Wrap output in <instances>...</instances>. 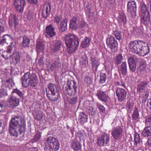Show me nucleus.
I'll list each match as a JSON object with an SVG mask.
<instances>
[{
	"label": "nucleus",
	"instance_id": "f257e3e1",
	"mask_svg": "<svg viewBox=\"0 0 151 151\" xmlns=\"http://www.w3.org/2000/svg\"><path fill=\"white\" fill-rule=\"evenodd\" d=\"M26 127L25 121L21 116H14L9 122V132L12 137H17L19 132L21 134L25 131Z\"/></svg>",
	"mask_w": 151,
	"mask_h": 151
},
{
	"label": "nucleus",
	"instance_id": "f03ea898",
	"mask_svg": "<svg viewBox=\"0 0 151 151\" xmlns=\"http://www.w3.org/2000/svg\"><path fill=\"white\" fill-rule=\"evenodd\" d=\"M64 40L69 53L71 54L74 52L79 45L78 37L73 34L69 33L65 35Z\"/></svg>",
	"mask_w": 151,
	"mask_h": 151
},
{
	"label": "nucleus",
	"instance_id": "7ed1b4c3",
	"mask_svg": "<svg viewBox=\"0 0 151 151\" xmlns=\"http://www.w3.org/2000/svg\"><path fill=\"white\" fill-rule=\"evenodd\" d=\"M23 87H27L29 85L32 87L36 86L38 83V79L35 73L30 74L29 72L25 73L21 78Z\"/></svg>",
	"mask_w": 151,
	"mask_h": 151
},
{
	"label": "nucleus",
	"instance_id": "20e7f679",
	"mask_svg": "<svg viewBox=\"0 0 151 151\" xmlns=\"http://www.w3.org/2000/svg\"><path fill=\"white\" fill-rule=\"evenodd\" d=\"M46 94L48 98L52 101H56L60 97V93L57 86L55 84L50 83L47 86Z\"/></svg>",
	"mask_w": 151,
	"mask_h": 151
},
{
	"label": "nucleus",
	"instance_id": "39448f33",
	"mask_svg": "<svg viewBox=\"0 0 151 151\" xmlns=\"http://www.w3.org/2000/svg\"><path fill=\"white\" fill-rule=\"evenodd\" d=\"M78 89V84L74 81H68L67 83L64 85L63 87L64 93L69 96L76 95Z\"/></svg>",
	"mask_w": 151,
	"mask_h": 151
},
{
	"label": "nucleus",
	"instance_id": "423d86ee",
	"mask_svg": "<svg viewBox=\"0 0 151 151\" xmlns=\"http://www.w3.org/2000/svg\"><path fill=\"white\" fill-rule=\"evenodd\" d=\"M45 144L48 146L50 151H57L59 148L60 143L55 138L53 137H50L45 139Z\"/></svg>",
	"mask_w": 151,
	"mask_h": 151
},
{
	"label": "nucleus",
	"instance_id": "0eeeda50",
	"mask_svg": "<svg viewBox=\"0 0 151 151\" xmlns=\"http://www.w3.org/2000/svg\"><path fill=\"white\" fill-rule=\"evenodd\" d=\"M151 81V78L149 76L146 75L142 77L137 82V92L140 94L145 90V87L147 86Z\"/></svg>",
	"mask_w": 151,
	"mask_h": 151
},
{
	"label": "nucleus",
	"instance_id": "6e6552de",
	"mask_svg": "<svg viewBox=\"0 0 151 151\" xmlns=\"http://www.w3.org/2000/svg\"><path fill=\"white\" fill-rule=\"evenodd\" d=\"M123 129L120 126L114 127L111 131V134L114 139L120 140L123 135Z\"/></svg>",
	"mask_w": 151,
	"mask_h": 151
},
{
	"label": "nucleus",
	"instance_id": "1a4fd4ad",
	"mask_svg": "<svg viewBox=\"0 0 151 151\" xmlns=\"http://www.w3.org/2000/svg\"><path fill=\"white\" fill-rule=\"evenodd\" d=\"M127 11L131 13L132 17L133 18L136 16L137 5L134 0H130L127 4Z\"/></svg>",
	"mask_w": 151,
	"mask_h": 151
},
{
	"label": "nucleus",
	"instance_id": "9d476101",
	"mask_svg": "<svg viewBox=\"0 0 151 151\" xmlns=\"http://www.w3.org/2000/svg\"><path fill=\"white\" fill-rule=\"evenodd\" d=\"M106 44L110 48L112 52H116L118 50V43L114 38L111 36L107 39Z\"/></svg>",
	"mask_w": 151,
	"mask_h": 151
},
{
	"label": "nucleus",
	"instance_id": "9b49d317",
	"mask_svg": "<svg viewBox=\"0 0 151 151\" xmlns=\"http://www.w3.org/2000/svg\"><path fill=\"white\" fill-rule=\"evenodd\" d=\"M115 92L119 101L122 102L126 99L127 93L124 89L117 87L116 88Z\"/></svg>",
	"mask_w": 151,
	"mask_h": 151
},
{
	"label": "nucleus",
	"instance_id": "f8f14e48",
	"mask_svg": "<svg viewBox=\"0 0 151 151\" xmlns=\"http://www.w3.org/2000/svg\"><path fill=\"white\" fill-rule=\"evenodd\" d=\"M13 56V59L15 60V64H16L20 60V56L19 52H17L15 54H12L10 52H8L6 51L1 55V56L5 59H8Z\"/></svg>",
	"mask_w": 151,
	"mask_h": 151
},
{
	"label": "nucleus",
	"instance_id": "ddd939ff",
	"mask_svg": "<svg viewBox=\"0 0 151 151\" xmlns=\"http://www.w3.org/2000/svg\"><path fill=\"white\" fill-rule=\"evenodd\" d=\"M8 23L9 27L11 28H12L14 25V28L15 29H18V17L15 14H11L10 15L9 17Z\"/></svg>",
	"mask_w": 151,
	"mask_h": 151
},
{
	"label": "nucleus",
	"instance_id": "4468645a",
	"mask_svg": "<svg viewBox=\"0 0 151 151\" xmlns=\"http://www.w3.org/2000/svg\"><path fill=\"white\" fill-rule=\"evenodd\" d=\"M104 86H103L100 89L97 91L96 95L99 100L106 102L108 100L109 97L106 94V91L103 90Z\"/></svg>",
	"mask_w": 151,
	"mask_h": 151
},
{
	"label": "nucleus",
	"instance_id": "2eb2a0df",
	"mask_svg": "<svg viewBox=\"0 0 151 151\" xmlns=\"http://www.w3.org/2000/svg\"><path fill=\"white\" fill-rule=\"evenodd\" d=\"M14 4L18 12H22L26 4V1L25 0H15Z\"/></svg>",
	"mask_w": 151,
	"mask_h": 151
},
{
	"label": "nucleus",
	"instance_id": "dca6fc26",
	"mask_svg": "<svg viewBox=\"0 0 151 151\" xmlns=\"http://www.w3.org/2000/svg\"><path fill=\"white\" fill-rule=\"evenodd\" d=\"M45 33L46 37L48 38L52 37L56 34L55 28L51 24L46 27Z\"/></svg>",
	"mask_w": 151,
	"mask_h": 151
},
{
	"label": "nucleus",
	"instance_id": "f3484780",
	"mask_svg": "<svg viewBox=\"0 0 151 151\" xmlns=\"http://www.w3.org/2000/svg\"><path fill=\"white\" fill-rule=\"evenodd\" d=\"M61 66V63L58 57L55 58L52 60L51 65L50 68L52 70H58Z\"/></svg>",
	"mask_w": 151,
	"mask_h": 151
},
{
	"label": "nucleus",
	"instance_id": "a211bd4d",
	"mask_svg": "<svg viewBox=\"0 0 151 151\" xmlns=\"http://www.w3.org/2000/svg\"><path fill=\"white\" fill-rule=\"evenodd\" d=\"M143 44L138 54L139 55L143 56L147 55L150 52V48L147 43L143 42Z\"/></svg>",
	"mask_w": 151,
	"mask_h": 151
},
{
	"label": "nucleus",
	"instance_id": "6ab92c4d",
	"mask_svg": "<svg viewBox=\"0 0 151 151\" xmlns=\"http://www.w3.org/2000/svg\"><path fill=\"white\" fill-rule=\"evenodd\" d=\"M91 58L93 71L94 73H95L97 71V68L100 65L99 60L93 55H91Z\"/></svg>",
	"mask_w": 151,
	"mask_h": 151
},
{
	"label": "nucleus",
	"instance_id": "aec40b11",
	"mask_svg": "<svg viewBox=\"0 0 151 151\" xmlns=\"http://www.w3.org/2000/svg\"><path fill=\"white\" fill-rule=\"evenodd\" d=\"M50 5L49 3L44 4L42 13L44 18H45L50 15Z\"/></svg>",
	"mask_w": 151,
	"mask_h": 151
},
{
	"label": "nucleus",
	"instance_id": "412c9836",
	"mask_svg": "<svg viewBox=\"0 0 151 151\" xmlns=\"http://www.w3.org/2000/svg\"><path fill=\"white\" fill-rule=\"evenodd\" d=\"M139 110L136 107H135L132 114V119L134 124L139 122L140 117Z\"/></svg>",
	"mask_w": 151,
	"mask_h": 151
},
{
	"label": "nucleus",
	"instance_id": "4be33fe9",
	"mask_svg": "<svg viewBox=\"0 0 151 151\" xmlns=\"http://www.w3.org/2000/svg\"><path fill=\"white\" fill-rule=\"evenodd\" d=\"M84 6L86 14L88 16L89 18H91V19L93 18V14L91 12V5L88 3H85Z\"/></svg>",
	"mask_w": 151,
	"mask_h": 151
},
{
	"label": "nucleus",
	"instance_id": "5701e85b",
	"mask_svg": "<svg viewBox=\"0 0 151 151\" xmlns=\"http://www.w3.org/2000/svg\"><path fill=\"white\" fill-rule=\"evenodd\" d=\"M9 103L12 108L17 106L19 104V99L16 97L12 96L8 100Z\"/></svg>",
	"mask_w": 151,
	"mask_h": 151
},
{
	"label": "nucleus",
	"instance_id": "b1692460",
	"mask_svg": "<svg viewBox=\"0 0 151 151\" xmlns=\"http://www.w3.org/2000/svg\"><path fill=\"white\" fill-rule=\"evenodd\" d=\"M61 43L62 41L60 40H57L55 43H52L50 45L51 50L54 52L58 51L60 48Z\"/></svg>",
	"mask_w": 151,
	"mask_h": 151
},
{
	"label": "nucleus",
	"instance_id": "393cba45",
	"mask_svg": "<svg viewBox=\"0 0 151 151\" xmlns=\"http://www.w3.org/2000/svg\"><path fill=\"white\" fill-rule=\"evenodd\" d=\"M128 61L130 69L132 72H135L136 68V65L134 59L132 57H130L128 59Z\"/></svg>",
	"mask_w": 151,
	"mask_h": 151
},
{
	"label": "nucleus",
	"instance_id": "a878e982",
	"mask_svg": "<svg viewBox=\"0 0 151 151\" xmlns=\"http://www.w3.org/2000/svg\"><path fill=\"white\" fill-rule=\"evenodd\" d=\"M143 137L148 138L151 136V127L148 125L145 127L142 132Z\"/></svg>",
	"mask_w": 151,
	"mask_h": 151
},
{
	"label": "nucleus",
	"instance_id": "bb28decb",
	"mask_svg": "<svg viewBox=\"0 0 151 151\" xmlns=\"http://www.w3.org/2000/svg\"><path fill=\"white\" fill-rule=\"evenodd\" d=\"M141 22L145 25H148L150 22L149 14H141Z\"/></svg>",
	"mask_w": 151,
	"mask_h": 151
},
{
	"label": "nucleus",
	"instance_id": "cd10ccee",
	"mask_svg": "<svg viewBox=\"0 0 151 151\" xmlns=\"http://www.w3.org/2000/svg\"><path fill=\"white\" fill-rule=\"evenodd\" d=\"M67 19L65 18L63 19L61 22L59 29L61 32H64L67 29Z\"/></svg>",
	"mask_w": 151,
	"mask_h": 151
},
{
	"label": "nucleus",
	"instance_id": "c85d7f7f",
	"mask_svg": "<svg viewBox=\"0 0 151 151\" xmlns=\"http://www.w3.org/2000/svg\"><path fill=\"white\" fill-rule=\"evenodd\" d=\"M101 137L104 142L105 146H109L110 142V134H109L104 133L101 135Z\"/></svg>",
	"mask_w": 151,
	"mask_h": 151
},
{
	"label": "nucleus",
	"instance_id": "c756f323",
	"mask_svg": "<svg viewBox=\"0 0 151 151\" xmlns=\"http://www.w3.org/2000/svg\"><path fill=\"white\" fill-rule=\"evenodd\" d=\"M123 59V56L121 54H117L114 59V63L117 65L120 64Z\"/></svg>",
	"mask_w": 151,
	"mask_h": 151
},
{
	"label": "nucleus",
	"instance_id": "7c9ffc66",
	"mask_svg": "<svg viewBox=\"0 0 151 151\" xmlns=\"http://www.w3.org/2000/svg\"><path fill=\"white\" fill-rule=\"evenodd\" d=\"M70 27L72 29H76L78 27L77 23V18L75 17H73L70 21Z\"/></svg>",
	"mask_w": 151,
	"mask_h": 151
},
{
	"label": "nucleus",
	"instance_id": "2f4dec72",
	"mask_svg": "<svg viewBox=\"0 0 151 151\" xmlns=\"http://www.w3.org/2000/svg\"><path fill=\"white\" fill-rule=\"evenodd\" d=\"M119 70L122 75H125L127 73V67L126 62H123L122 63Z\"/></svg>",
	"mask_w": 151,
	"mask_h": 151
},
{
	"label": "nucleus",
	"instance_id": "473e14b6",
	"mask_svg": "<svg viewBox=\"0 0 151 151\" xmlns=\"http://www.w3.org/2000/svg\"><path fill=\"white\" fill-rule=\"evenodd\" d=\"M71 146L72 148L74 151H78L81 148V144L78 142H73Z\"/></svg>",
	"mask_w": 151,
	"mask_h": 151
},
{
	"label": "nucleus",
	"instance_id": "72a5a7b5",
	"mask_svg": "<svg viewBox=\"0 0 151 151\" xmlns=\"http://www.w3.org/2000/svg\"><path fill=\"white\" fill-rule=\"evenodd\" d=\"M119 22L121 24H124L127 22L126 16L123 12L119 14V16L118 19Z\"/></svg>",
	"mask_w": 151,
	"mask_h": 151
},
{
	"label": "nucleus",
	"instance_id": "f704fd0d",
	"mask_svg": "<svg viewBox=\"0 0 151 151\" xmlns=\"http://www.w3.org/2000/svg\"><path fill=\"white\" fill-rule=\"evenodd\" d=\"M79 118V120L81 123L86 122L88 121V116L83 112L80 113Z\"/></svg>",
	"mask_w": 151,
	"mask_h": 151
},
{
	"label": "nucleus",
	"instance_id": "c9c22d12",
	"mask_svg": "<svg viewBox=\"0 0 151 151\" xmlns=\"http://www.w3.org/2000/svg\"><path fill=\"white\" fill-rule=\"evenodd\" d=\"M146 69V63L145 60H142L140 61L139 65L138 67L139 70L141 72H143Z\"/></svg>",
	"mask_w": 151,
	"mask_h": 151
},
{
	"label": "nucleus",
	"instance_id": "e433bc0d",
	"mask_svg": "<svg viewBox=\"0 0 151 151\" xmlns=\"http://www.w3.org/2000/svg\"><path fill=\"white\" fill-rule=\"evenodd\" d=\"M136 41L134 40L129 42V44L128 47L130 51L135 53L136 45Z\"/></svg>",
	"mask_w": 151,
	"mask_h": 151
},
{
	"label": "nucleus",
	"instance_id": "4c0bfd02",
	"mask_svg": "<svg viewBox=\"0 0 151 151\" xmlns=\"http://www.w3.org/2000/svg\"><path fill=\"white\" fill-rule=\"evenodd\" d=\"M134 144L136 145H141L142 144V141L140 139V135L137 133H136L134 134Z\"/></svg>",
	"mask_w": 151,
	"mask_h": 151
},
{
	"label": "nucleus",
	"instance_id": "58836bf2",
	"mask_svg": "<svg viewBox=\"0 0 151 151\" xmlns=\"http://www.w3.org/2000/svg\"><path fill=\"white\" fill-rule=\"evenodd\" d=\"M87 111L90 116L93 117L96 113V110L92 106H89L87 108Z\"/></svg>",
	"mask_w": 151,
	"mask_h": 151
},
{
	"label": "nucleus",
	"instance_id": "ea45409f",
	"mask_svg": "<svg viewBox=\"0 0 151 151\" xmlns=\"http://www.w3.org/2000/svg\"><path fill=\"white\" fill-rule=\"evenodd\" d=\"M136 50L135 53L137 54H138L139 52L141 49L142 47V46L143 45V42L141 40H136Z\"/></svg>",
	"mask_w": 151,
	"mask_h": 151
},
{
	"label": "nucleus",
	"instance_id": "a19ab883",
	"mask_svg": "<svg viewBox=\"0 0 151 151\" xmlns=\"http://www.w3.org/2000/svg\"><path fill=\"white\" fill-rule=\"evenodd\" d=\"M32 114L35 119L37 121L41 120L42 118V116L41 112L38 111H34Z\"/></svg>",
	"mask_w": 151,
	"mask_h": 151
},
{
	"label": "nucleus",
	"instance_id": "79ce46f5",
	"mask_svg": "<svg viewBox=\"0 0 151 151\" xmlns=\"http://www.w3.org/2000/svg\"><path fill=\"white\" fill-rule=\"evenodd\" d=\"M133 106V104L132 102H131L130 100L127 101L126 105V108L128 113L129 114L131 113L132 110Z\"/></svg>",
	"mask_w": 151,
	"mask_h": 151
},
{
	"label": "nucleus",
	"instance_id": "37998d69",
	"mask_svg": "<svg viewBox=\"0 0 151 151\" xmlns=\"http://www.w3.org/2000/svg\"><path fill=\"white\" fill-rule=\"evenodd\" d=\"M5 85L9 89L12 88L14 86V83L12 78L7 79L6 80Z\"/></svg>",
	"mask_w": 151,
	"mask_h": 151
},
{
	"label": "nucleus",
	"instance_id": "c03bdc74",
	"mask_svg": "<svg viewBox=\"0 0 151 151\" xmlns=\"http://www.w3.org/2000/svg\"><path fill=\"white\" fill-rule=\"evenodd\" d=\"M106 74L104 73H101L99 75V83L101 84L104 83L106 82Z\"/></svg>",
	"mask_w": 151,
	"mask_h": 151
},
{
	"label": "nucleus",
	"instance_id": "a18cd8bd",
	"mask_svg": "<svg viewBox=\"0 0 151 151\" xmlns=\"http://www.w3.org/2000/svg\"><path fill=\"white\" fill-rule=\"evenodd\" d=\"M90 40L88 37H86L82 41L81 46L83 48H85L89 45Z\"/></svg>",
	"mask_w": 151,
	"mask_h": 151
},
{
	"label": "nucleus",
	"instance_id": "49530a36",
	"mask_svg": "<svg viewBox=\"0 0 151 151\" xmlns=\"http://www.w3.org/2000/svg\"><path fill=\"white\" fill-rule=\"evenodd\" d=\"M88 61L87 57L85 55H82L81 58V64L82 65L84 66H86V63L88 65Z\"/></svg>",
	"mask_w": 151,
	"mask_h": 151
},
{
	"label": "nucleus",
	"instance_id": "de8ad7c7",
	"mask_svg": "<svg viewBox=\"0 0 151 151\" xmlns=\"http://www.w3.org/2000/svg\"><path fill=\"white\" fill-rule=\"evenodd\" d=\"M141 14H149L148 9H147V6L144 3L141 4Z\"/></svg>",
	"mask_w": 151,
	"mask_h": 151
},
{
	"label": "nucleus",
	"instance_id": "09e8293b",
	"mask_svg": "<svg viewBox=\"0 0 151 151\" xmlns=\"http://www.w3.org/2000/svg\"><path fill=\"white\" fill-rule=\"evenodd\" d=\"M30 41V40L28 38L25 36L23 37L22 43V46L24 47H28L29 46Z\"/></svg>",
	"mask_w": 151,
	"mask_h": 151
},
{
	"label": "nucleus",
	"instance_id": "8fccbe9b",
	"mask_svg": "<svg viewBox=\"0 0 151 151\" xmlns=\"http://www.w3.org/2000/svg\"><path fill=\"white\" fill-rule=\"evenodd\" d=\"M78 99V97L76 96L70 98L68 99V100L69 103L71 105H74L76 104Z\"/></svg>",
	"mask_w": 151,
	"mask_h": 151
},
{
	"label": "nucleus",
	"instance_id": "3c124183",
	"mask_svg": "<svg viewBox=\"0 0 151 151\" xmlns=\"http://www.w3.org/2000/svg\"><path fill=\"white\" fill-rule=\"evenodd\" d=\"M8 35H5L3 36L2 39H0V45H3L6 43H7V40H8Z\"/></svg>",
	"mask_w": 151,
	"mask_h": 151
},
{
	"label": "nucleus",
	"instance_id": "603ef678",
	"mask_svg": "<svg viewBox=\"0 0 151 151\" xmlns=\"http://www.w3.org/2000/svg\"><path fill=\"white\" fill-rule=\"evenodd\" d=\"M45 46L43 43L41 42H38L36 44V48L40 51H42L45 48Z\"/></svg>",
	"mask_w": 151,
	"mask_h": 151
},
{
	"label": "nucleus",
	"instance_id": "864d4df0",
	"mask_svg": "<svg viewBox=\"0 0 151 151\" xmlns=\"http://www.w3.org/2000/svg\"><path fill=\"white\" fill-rule=\"evenodd\" d=\"M9 37L8 40L7 41V43H9L10 44L9 46H11L14 47L15 45V42L14 38H13L10 35H8Z\"/></svg>",
	"mask_w": 151,
	"mask_h": 151
},
{
	"label": "nucleus",
	"instance_id": "5fc2aeb1",
	"mask_svg": "<svg viewBox=\"0 0 151 151\" xmlns=\"http://www.w3.org/2000/svg\"><path fill=\"white\" fill-rule=\"evenodd\" d=\"M113 35L115 36L116 38L118 40L121 39L122 35L121 32L119 31H115L113 32Z\"/></svg>",
	"mask_w": 151,
	"mask_h": 151
},
{
	"label": "nucleus",
	"instance_id": "6e6d98bb",
	"mask_svg": "<svg viewBox=\"0 0 151 151\" xmlns=\"http://www.w3.org/2000/svg\"><path fill=\"white\" fill-rule=\"evenodd\" d=\"M101 136L98 139L97 143L99 146H103L105 145V144Z\"/></svg>",
	"mask_w": 151,
	"mask_h": 151
},
{
	"label": "nucleus",
	"instance_id": "4d7b16f0",
	"mask_svg": "<svg viewBox=\"0 0 151 151\" xmlns=\"http://www.w3.org/2000/svg\"><path fill=\"white\" fill-rule=\"evenodd\" d=\"M97 105L98 108L100 111L103 113H104L105 112V107L100 103L97 102Z\"/></svg>",
	"mask_w": 151,
	"mask_h": 151
},
{
	"label": "nucleus",
	"instance_id": "13d9d810",
	"mask_svg": "<svg viewBox=\"0 0 151 151\" xmlns=\"http://www.w3.org/2000/svg\"><path fill=\"white\" fill-rule=\"evenodd\" d=\"M62 18V16L61 15H56L55 18L54 22L58 24Z\"/></svg>",
	"mask_w": 151,
	"mask_h": 151
},
{
	"label": "nucleus",
	"instance_id": "bf43d9fd",
	"mask_svg": "<svg viewBox=\"0 0 151 151\" xmlns=\"http://www.w3.org/2000/svg\"><path fill=\"white\" fill-rule=\"evenodd\" d=\"M6 106V105L4 102H0V112L4 111Z\"/></svg>",
	"mask_w": 151,
	"mask_h": 151
},
{
	"label": "nucleus",
	"instance_id": "052dcab7",
	"mask_svg": "<svg viewBox=\"0 0 151 151\" xmlns=\"http://www.w3.org/2000/svg\"><path fill=\"white\" fill-rule=\"evenodd\" d=\"M87 24L83 20H82L79 24V27L80 29H82L86 27Z\"/></svg>",
	"mask_w": 151,
	"mask_h": 151
},
{
	"label": "nucleus",
	"instance_id": "680f3d73",
	"mask_svg": "<svg viewBox=\"0 0 151 151\" xmlns=\"http://www.w3.org/2000/svg\"><path fill=\"white\" fill-rule=\"evenodd\" d=\"M42 133L39 132L37 133L35 136L33 138V139L35 141H37L39 140L41 137Z\"/></svg>",
	"mask_w": 151,
	"mask_h": 151
},
{
	"label": "nucleus",
	"instance_id": "e2e57ef3",
	"mask_svg": "<svg viewBox=\"0 0 151 151\" xmlns=\"http://www.w3.org/2000/svg\"><path fill=\"white\" fill-rule=\"evenodd\" d=\"M14 93H16L20 97L22 96V94L21 91H19V90L17 89H14L13 91Z\"/></svg>",
	"mask_w": 151,
	"mask_h": 151
},
{
	"label": "nucleus",
	"instance_id": "0e129e2a",
	"mask_svg": "<svg viewBox=\"0 0 151 151\" xmlns=\"http://www.w3.org/2000/svg\"><path fill=\"white\" fill-rule=\"evenodd\" d=\"M14 47L11 46H9L7 48V51H8V52H10L12 53V54H14L13 52V50Z\"/></svg>",
	"mask_w": 151,
	"mask_h": 151
},
{
	"label": "nucleus",
	"instance_id": "69168bd1",
	"mask_svg": "<svg viewBox=\"0 0 151 151\" xmlns=\"http://www.w3.org/2000/svg\"><path fill=\"white\" fill-rule=\"evenodd\" d=\"M151 122V114L150 115L148 116L147 117V119L145 120V123L147 125H148V123H150Z\"/></svg>",
	"mask_w": 151,
	"mask_h": 151
},
{
	"label": "nucleus",
	"instance_id": "338daca9",
	"mask_svg": "<svg viewBox=\"0 0 151 151\" xmlns=\"http://www.w3.org/2000/svg\"><path fill=\"white\" fill-rule=\"evenodd\" d=\"M149 96V93L148 92H146L144 96L143 97V99L142 101H143L144 102H145L146 101Z\"/></svg>",
	"mask_w": 151,
	"mask_h": 151
},
{
	"label": "nucleus",
	"instance_id": "774afa93",
	"mask_svg": "<svg viewBox=\"0 0 151 151\" xmlns=\"http://www.w3.org/2000/svg\"><path fill=\"white\" fill-rule=\"evenodd\" d=\"M147 106L149 109L151 110V98L148 99L147 102Z\"/></svg>",
	"mask_w": 151,
	"mask_h": 151
}]
</instances>
